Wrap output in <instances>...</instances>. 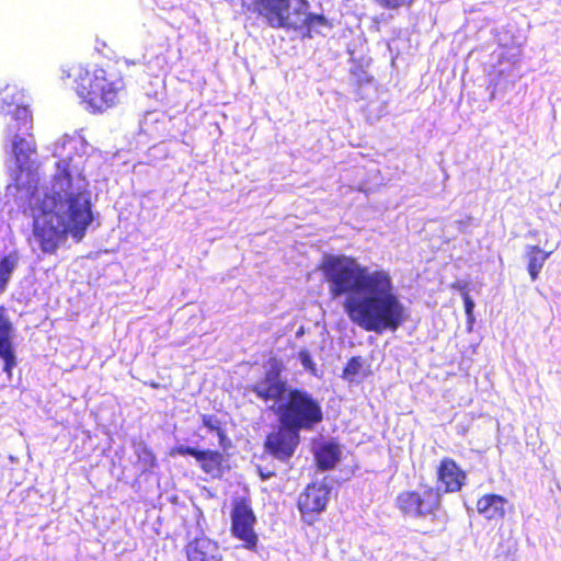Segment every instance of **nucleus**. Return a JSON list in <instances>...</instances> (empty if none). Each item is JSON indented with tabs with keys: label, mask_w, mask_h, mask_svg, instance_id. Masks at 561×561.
<instances>
[{
	"label": "nucleus",
	"mask_w": 561,
	"mask_h": 561,
	"mask_svg": "<svg viewBox=\"0 0 561 561\" xmlns=\"http://www.w3.org/2000/svg\"><path fill=\"white\" fill-rule=\"evenodd\" d=\"M320 271L332 297L346 295L343 310L350 321L367 332L397 331L405 321V308L386 270L369 271L353 256L329 255Z\"/></svg>",
	"instance_id": "f257e3e1"
},
{
	"label": "nucleus",
	"mask_w": 561,
	"mask_h": 561,
	"mask_svg": "<svg viewBox=\"0 0 561 561\" xmlns=\"http://www.w3.org/2000/svg\"><path fill=\"white\" fill-rule=\"evenodd\" d=\"M56 181L65 192L45 193L34 208L33 236L42 252L54 254L70 234L81 241L93 220L90 192L84 187H71V174L62 171Z\"/></svg>",
	"instance_id": "f03ea898"
},
{
	"label": "nucleus",
	"mask_w": 561,
	"mask_h": 561,
	"mask_svg": "<svg viewBox=\"0 0 561 561\" xmlns=\"http://www.w3.org/2000/svg\"><path fill=\"white\" fill-rule=\"evenodd\" d=\"M267 364L263 378L251 385L249 390L261 401L276 404L273 411L277 422L299 431H313L324 419L321 402L306 389L288 387L282 377L285 366L279 358L270 357Z\"/></svg>",
	"instance_id": "7ed1b4c3"
},
{
	"label": "nucleus",
	"mask_w": 561,
	"mask_h": 561,
	"mask_svg": "<svg viewBox=\"0 0 561 561\" xmlns=\"http://www.w3.org/2000/svg\"><path fill=\"white\" fill-rule=\"evenodd\" d=\"M59 71L64 83L73 82L76 94L91 114L115 107L126 88L123 73L115 65L88 67L73 62L62 66Z\"/></svg>",
	"instance_id": "20e7f679"
},
{
	"label": "nucleus",
	"mask_w": 561,
	"mask_h": 561,
	"mask_svg": "<svg viewBox=\"0 0 561 561\" xmlns=\"http://www.w3.org/2000/svg\"><path fill=\"white\" fill-rule=\"evenodd\" d=\"M307 0H252L248 10L272 28H295Z\"/></svg>",
	"instance_id": "39448f33"
},
{
	"label": "nucleus",
	"mask_w": 561,
	"mask_h": 561,
	"mask_svg": "<svg viewBox=\"0 0 561 561\" xmlns=\"http://www.w3.org/2000/svg\"><path fill=\"white\" fill-rule=\"evenodd\" d=\"M230 520L231 537L242 542L241 548L255 553L264 550V546L260 542L259 534L254 528L257 519L248 497L242 496L233 500Z\"/></svg>",
	"instance_id": "423d86ee"
},
{
	"label": "nucleus",
	"mask_w": 561,
	"mask_h": 561,
	"mask_svg": "<svg viewBox=\"0 0 561 561\" xmlns=\"http://www.w3.org/2000/svg\"><path fill=\"white\" fill-rule=\"evenodd\" d=\"M300 432L283 422L270 432L264 440L265 450L279 461H288L300 444Z\"/></svg>",
	"instance_id": "0eeeda50"
},
{
	"label": "nucleus",
	"mask_w": 561,
	"mask_h": 561,
	"mask_svg": "<svg viewBox=\"0 0 561 561\" xmlns=\"http://www.w3.org/2000/svg\"><path fill=\"white\" fill-rule=\"evenodd\" d=\"M169 455L175 456H192L199 463L201 469L211 476H217L222 470L224 455L218 450L213 449H197L186 445H176L170 448Z\"/></svg>",
	"instance_id": "6e6552de"
},
{
	"label": "nucleus",
	"mask_w": 561,
	"mask_h": 561,
	"mask_svg": "<svg viewBox=\"0 0 561 561\" xmlns=\"http://www.w3.org/2000/svg\"><path fill=\"white\" fill-rule=\"evenodd\" d=\"M440 493H399L397 503L402 513L411 517H425L433 513Z\"/></svg>",
	"instance_id": "1a4fd4ad"
},
{
	"label": "nucleus",
	"mask_w": 561,
	"mask_h": 561,
	"mask_svg": "<svg viewBox=\"0 0 561 561\" xmlns=\"http://www.w3.org/2000/svg\"><path fill=\"white\" fill-rule=\"evenodd\" d=\"M438 488L444 491H461L467 483V473L455 459L444 457L436 470Z\"/></svg>",
	"instance_id": "9d476101"
},
{
	"label": "nucleus",
	"mask_w": 561,
	"mask_h": 561,
	"mask_svg": "<svg viewBox=\"0 0 561 561\" xmlns=\"http://www.w3.org/2000/svg\"><path fill=\"white\" fill-rule=\"evenodd\" d=\"M0 358L3 360V371L11 375L16 366L13 348V324L7 316L4 306H0Z\"/></svg>",
	"instance_id": "9b49d317"
},
{
	"label": "nucleus",
	"mask_w": 561,
	"mask_h": 561,
	"mask_svg": "<svg viewBox=\"0 0 561 561\" xmlns=\"http://www.w3.org/2000/svg\"><path fill=\"white\" fill-rule=\"evenodd\" d=\"M330 493H299L297 507L301 519L307 525H312L317 516L327 510Z\"/></svg>",
	"instance_id": "f8f14e48"
},
{
	"label": "nucleus",
	"mask_w": 561,
	"mask_h": 561,
	"mask_svg": "<svg viewBox=\"0 0 561 561\" xmlns=\"http://www.w3.org/2000/svg\"><path fill=\"white\" fill-rule=\"evenodd\" d=\"M36 152V144L34 137H23L15 135L12 142V153L18 167V178L23 172L31 174L34 171V162L31 160V156Z\"/></svg>",
	"instance_id": "ddd939ff"
},
{
	"label": "nucleus",
	"mask_w": 561,
	"mask_h": 561,
	"mask_svg": "<svg viewBox=\"0 0 561 561\" xmlns=\"http://www.w3.org/2000/svg\"><path fill=\"white\" fill-rule=\"evenodd\" d=\"M185 551L188 561H219L221 559L217 542L206 537L190 541Z\"/></svg>",
	"instance_id": "4468645a"
},
{
	"label": "nucleus",
	"mask_w": 561,
	"mask_h": 561,
	"mask_svg": "<svg viewBox=\"0 0 561 561\" xmlns=\"http://www.w3.org/2000/svg\"><path fill=\"white\" fill-rule=\"evenodd\" d=\"M507 500L497 493H485L478 500L477 508L479 514L486 519L503 517L505 514V505Z\"/></svg>",
	"instance_id": "2eb2a0df"
},
{
	"label": "nucleus",
	"mask_w": 561,
	"mask_h": 561,
	"mask_svg": "<svg viewBox=\"0 0 561 561\" xmlns=\"http://www.w3.org/2000/svg\"><path fill=\"white\" fill-rule=\"evenodd\" d=\"M551 253L552 251H545L539 245L526 247L527 272L533 282L538 278L540 271Z\"/></svg>",
	"instance_id": "dca6fc26"
},
{
	"label": "nucleus",
	"mask_w": 561,
	"mask_h": 561,
	"mask_svg": "<svg viewBox=\"0 0 561 561\" xmlns=\"http://www.w3.org/2000/svg\"><path fill=\"white\" fill-rule=\"evenodd\" d=\"M341 450L337 444L328 442L319 446L314 453L318 468L321 470L332 469L340 460Z\"/></svg>",
	"instance_id": "f3484780"
},
{
	"label": "nucleus",
	"mask_w": 561,
	"mask_h": 561,
	"mask_svg": "<svg viewBox=\"0 0 561 561\" xmlns=\"http://www.w3.org/2000/svg\"><path fill=\"white\" fill-rule=\"evenodd\" d=\"M19 254L13 251L0 259V289L5 290L12 273L18 266Z\"/></svg>",
	"instance_id": "a211bd4d"
},
{
	"label": "nucleus",
	"mask_w": 561,
	"mask_h": 561,
	"mask_svg": "<svg viewBox=\"0 0 561 561\" xmlns=\"http://www.w3.org/2000/svg\"><path fill=\"white\" fill-rule=\"evenodd\" d=\"M14 119L18 130H23L25 136L32 137L33 116L26 106H16Z\"/></svg>",
	"instance_id": "6ab92c4d"
},
{
	"label": "nucleus",
	"mask_w": 561,
	"mask_h": 561,
	"mask_svg": "<svg viewBox=\"0 0 561 561\" xmlns=\"http://www.w3.org/2000/svg\"><path fill=\"white\" fill-rule=\"evenodd\" d=\"M137 461L145 470H150L157 466V457L153 450L146 444L139 443L135 449Z\"/></svg>",
	"instance_id": "aec40b11"
},
{
	"label": "nucleus",
	"mask_w": 561,
	"mask_h": 561,
	"mask_svg": "<svg viewBox=\"0 0 561 561\" xmlns=\"http://www.w3.org/2000/svg\"><path fill=\"white\" fill-rule=\"evenodd\" d=\"M309 9V2L307 1L306 8L304 10V14L301 15L298 24L295 28H291L293 31L300 30L302 27H306L308 31H310L314 26H320L327 24V20L321 14L316 13H308Z\"/></svg>",
	"instance_id": "412c9836"
},
{
	"label": "nucleus",
	"mask_w": 561,
	"mask_h": 561,
	"mask_svg": "<svg viewBox=\"0 0 561 561\" xmlns=\"http://www.w3.org/2000/svg\"><path fill=\"white\" fill-rule=\"evenodd\" d=\"M363 370V359L360 356L351 357L342 370V377L345 380L354 381Z\"/></svg>",
	"instance_id": "4be33fe9"
},
{
	"label": "nucleus",
	"mask_w": 561,
	"mask_h": 561,
	"mask_svg": "<svg viewBox=\"0 0 561 561\" xmlns=\"http://www.w3.org/2000/svg\"><path fill=\"white\" fill-rule=\"evenodd\" d=\"M377 5L386 10L411 8L415 0H373Z\"/></svg>",
	"instance_id": "5701e85b"
},
{
	"label": "nucleus",
	"mask_w": 561,
	"mask_h": 561,
	"mask_svg": "<svg viewBox=\"0 0 561 561\" xmlns=\"http://www.w3.org/2000/svg\"><path fill=\"white\" fill-rule=\"evenodd\" d=\"M202 424L209 432H213V433L220 432V428L222 427L220 420L217 419V416L213 415V414H203L202 415Z\"/></svg>",
	"instance_id": "b1692460"
},
{
	"label": "nucleus",
	"mask_w": 561,
	"mask_h": 561,
	"mask_svg": "<svg viewBox=\"0 0 561 561\" xmlns=\"http://www.w3.org/2000/svg\"><path fill=\"white\" fill-rule=\"evenodd\" d=\"M453 287L459 288V289L462 290V299H463V305H465V312H466L468 318H471L472 313H473L474 302L471 299V297L468 294V291L466 290L467 285L466 284L462 285V286H460V285L459 286L453 285Z\"/></svg>",
	"instance_id": "393cba45"
},
{
	"label": "nucleus",
	"mask_w": 561,
	"mask_h": 561,
	"mask_svg": "<svg viewBox=\"0 0 561 561\" xmlns=\"http://www.w3.org/2000/svg\"><path fill=\"white\" fill-rule=\"evenodd\" d=\"M299 359L305 369L310 370V371L316 370V365L307 350H301L299 352Z\"/></svg>",
	"instance_id": "a878e982"
},
{
	"label": "nucleus",
	"mask_w": 561,
	"mask_h": 561,
	"mask_svg": "<svg viewBox=\"0 0 561 561\" xmlns=\"http://www.w3.org/2000/svg\"><path fill=\"white\" fill-rule=\"evenodd\" d=\"M216 434H217V436H218V438H219V445H220L222 448H227V447H228V445H229L230 443H229V439H228V437H227V435H226L225 430L221 427V428H220V432H217Z\"/></svg>",
	"instance_id": "bb28decb"
},
{
	"label": "nucleus",
	"mask_w": 561,
	"mask_h": 561,
	"mask_svg": "<svg viewBox=\"0 0 561 561\" xmlns=\"http://www.w3.org/2000/svg\"><path fill=\"white\" fill-rule=\"evenodd\" d=\"M496 561H515L513 557L511 556H505L502 560V557L497 556L496 557Z\"/></svg>",
	"instance_id": "cd10ccee"
},
{
	"label": "nucleus",
	"mask_w": 561,
	"mask_h": 561,
	"mask_svg": "<svg viewBox=\"0 0 561 561\" xmlns=\"http://www.w3.org/2000/svg\"><path fill=\"white\" fill-rule=\"evenodd\" d=\"M149 387L153 388V389H158L159 388V383L156 382V381H151L148 383Z\"/></svg>",
	"instance_id": "c85d7f7f"
},
{
	"label": "nucleus",
	"mask_w": 561,
	"mask_h": 561,
	"mask_svg": "<svg viewBox=\"0 0 561 561\" xmlns=\"http://www.w3.org/2000/svg\"><path fill=\"white\" fill-rule=\"evenodd\" d=\"M168 500L175 503L178 500V496L175 494H172L170 497H168Z\"/></svg>",
	"instance_id": "c756f323"
},
{
	"label": "nucleus",
	"mask_w": 561,
	"mask_h": 561,
	"mask_svg": "<svg viewBox=\"0 0 561 561\" xmlns=\"http://www.w3.org/2000/svg\"><path fill=\"white\" fill-rule=\"evenodd\" d=\"M208 497H214V493L213 492H209L207 493Z\"/></svg>",
	"instance_id": "7c9ffc66"
},
{
	"label": "nucleus",
	"mask_w": 561,
	"mask_h": 561,
	"mask_svg": "<svg viewBox=\"0 0 561 561\" xmlns=\"http://www.w3.org/2000/svg\"><path fill=\"white\" fill-rule=\"evenodd\" d=\"M3 293L1 289H0V294Z\"/></svg>",
	"instance_id": "2f4dec72"
}]
</instances>
